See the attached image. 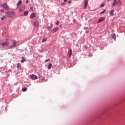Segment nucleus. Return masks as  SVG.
<instances>
[{"instance_id":"f257e3e1","label":"nucleus","mask_w":125,"mask_h":125,"mask_svg":"<svg viewBox=\"0 0 125 125\" xmlns=\"http://www.w3.org/2000/svg\"><path fill=\"white\" fill-rule=\"evenodd\" d=\"M117 0H114V1L112 4H111L112 7H114L116 6V5H118V6H121L122 4V1L121 0H118V1H117Z\"/></svg>"},{"instance_id":"f03ea898","label":"nucleus","mask_w":125,"mask_h":125,"mask_svg":"<svg viewBox=\"0 0 125 125\" xmlns=\"http://www.w3.org/2000/svg\"><path fill=\"white\" fill-rule=\"evenodd\" d=\"M5 14L7 16V17H10L11 18H12V17L15 16V12H6L5 13Z\"/></svg>"},{"instance_id":"7ed1b4c3","label":"nucleus","mask_w":125,"mask_h":125,"mask_svg":"<svg viewBox=\"0 0 125 125\" xmlns=\"http://www.w3.org/2000/svg\"><path fill=\"white\" fill-rule=\"evenodd\" d=\"M1 7H2V8H4V9H5V10H9V6H8V5H7V3H4L1 5Z\"/></svg>"},{"instance_id":"20e7f679","label":"nucleus","mask_w":125,"mask_h":125,"mask_svg":"<svg viewBox=\"0 0 125 125\" xmlns=\"http://www.w3.org/2000/svg\"><path fill=\"white\" fill-rule=\"evenodd\" d=\"M15 46H16V42L15 41H12V45H10L8 48V49H11L13 47H15Z\"/></svg>"},{"instance_id":"39448f33","label":"nucleus","mask_w":125,"mask_h":125,"mask_svg":"<svg viewBox=\"0 0 125 125\" xmlns=\"http://www.w3.org/2000/svg\"><path fill=\"white\" fill-rule=\"evenodd\" d=\"M0 45L2 46H8L9 45V42L5 41V42H1Z\"/></svg>"},{"instance_id":"423d86ee","label":"nucleus","mask_w":125,"mask_h":125,"mask_svg":"<svg viewBox=\"0 0 125 125\" xmlns=\"http://www.w3.org/2000/svg\"><path fill=\"white\" fill-rule=\"evenodd\" d=\"M32 80H37L38 79V76L35 74H32L31 76Z\"/></svg>"},{"instance_id":"0eeeda50","label":"nucleus","mask_w":125,"mask_h":125,"mask_svg":"<svg viewBox=\"0 0 125 125\" xmlns=\"http://www.w3.org/2000/svg\"><path fill=\"white\" fill-rule=\"evenodd\" d=\"M88 4V1L87 0H85V1H84V9H86V7H87Z\"/></svg>"},{"instance_id":"6e6552de","label":"nucleus","mask_w":125,"mask_h":125,"mask_svg":"<svg viewBox=\"0 0 125 125\" xmlns=\"http://www.w3.org/2000/svg\"><path fill=\"white\" fill-rule=\"evenodd\" d=\"M25 6H22L21 8L19 10V12L20 13L22 12V11H24L25 10Z\"/></svg>"},{"instance_id":"1a4fd4ad","label":"nucleus","mask_w":125,"mask_h":125,"mask_svg":"<svg viewBox=\"0 0 125 125\" xmlns=\"http://www.w3.org/2000/svg\"><path fill=\"white\" fill-rule=\"evenodd\" d=\"M68 55L69 57H71L72 56V49H70L69 51L68 52Z\"/></svg>"},{"instance_id":"9d476101","label":"nucleus","mask_w":125,"mask_h":125,"mask_svg":"<svg viewBox=\"0 0 125 125\" xmlns=\"http://www.w3.org/2000/svg\"><path fill=\"white\" fill-rule=\"evenodd\" d=\"M104 20H105V18L104 17L100 18L98 21V23H101V22H102V21H104Z\"/></svg>"},{"instance_id":"9b49d317","label":"nucleus","mask_w":125,"mask_h":125,"mask_svg":"<svg viewBox=\"0 0 125 125\" xmlns=\"http://www.w3.org/2000/svg\"><path fill=\"white\" fill-rule=\"evenodd\" d=\"M34 17H36V14L35 13H32L30 16V18L32 19V18H34Z\"/></svg>"},{"instance_id":"f8f14e48","label":"nucleus","mask_w":125,"mask_h":125,"mask_svg":"<svg viewBox=\"0 0 125 125\" xmlns=\"http://www.w3.org/2000/svg\"><path fill=\"white\" fill-rule=\"evenodd\" d=\"M37 27H39V21H34V26H35V27H37Z\"/></svg>"},{"instance_id":"ddd939ff","label":"nucleus","mask_w":125,"mask_h":125,"mask_svg":"<svg viewBox=\"0 0 125 125\" xmlns=\"http://www.w3.org/2000/svg\"><path fill=\"white\" fill-rule=\"evenodd\" d=\"M111 37L112 39H113V40H116V35L115 34H112L111 35Z\"/></svg>"},{"instance_id":"4468645a","label":"nucleus","mask_w":125,"mask_h":125,"mask_svg":"<svg viewBox=\"0 0 125 125\" xmlns=\"http://www.w3.org/2000/svg\"><path fill=\"white\" fill-rule=\"evenodd\" d=\"M59 30V28L58 27H56L53 30V33H55L56 32H57Z\"/></svg>"},{"instance_id":"2eb2a0df","label":"nucleus","mask_w":125,"mask_h":125,"mask_svg":"<svg viewBox=\"0 0 125 125\" xmlns=\"http://www.w3.org/2000/svg\"><path fill=\"white\" fill-rule=\"evenodd\" d=\"M115 11V10H111L110 13H109V14H110V16H113L114 15V12Z\"/></svg>"},{"instance_id":"dca6fc26","label":"nucleus","mask_w":125,"mask_h":125,"mask_svg":"<svg viewBox=\"0 0 125 125\" xmlns=\"http://www.w3.org/2000/svg\"><path fill=\"white\" fill-rule=\"evenodd\" d=\"M52 27H53V26H52V24H50V26L48 25V26L47 27V30H50V29H52Z\"/></svg>"},{"instance_id":"f3484780","label":"nucleus","mask_w":125,"mask_h":125,"mask_svg":"<svg viewBox=\"0 0 125 125\" xmlns=\"http://www.w3.org/2000/svg\"><path fill=\"white\" fill-rule=\"evenodd\" d=\"M22 4V1L21 0H20L17 3V6H19L21 4Z\"/></svg>"},{"instance_id":"a211bd4d","label":"nucleus","mask_w":125,"mask_h":125,"mask_svg":"<svg viewBox=\"0 0 125 125\" xmlns=\"http://www.w3.org/2000/svg\"><path fill=\"white\" fill-rule=\"evenodd\" d=\"M51 67H52V64L51 63L49 64L48 66V70H50V69H51Z\"/></svg>"},{"instance_id":"6ab92c4d","label":"nucleus","mask_w":125,"mask_h":125,"mask_svg":"<svg viewBox=\"0 0 125 125\" xmlns=\"http://www.w3.org/2000/svg\"><path fill=\"white\" fill-rule=\"evenodd\" d=\"M21 59H22L21 60V63H24V62H25V58H24L23 57H22Z\"/></svg>"},{"instance_id":"aec40b11","label":"nucleus","mask_w":125,"mask_h":125,"mask_svg":"<svg viewBox=\"0 0 125 125\" xmlns=\"http://www.w3.org/2000/svg\"><path fill=\"white\" fill-rule=\"evenodd\" d=\"M17 68L19 69V68H21V64L20 63H17Z\"/></svg>"},{"instance_id":"412c9836","label":"nucleus","mask_w":125,"mask_h":125,"mask_svg":"<svg viewBox=\"0 0 125 125\" xmlns=\"http://www.w3.org/2000/svg\"><path fill=\"white\" fill-rule=\"evenodd\" d=\"M5 19H6V17L4 16L2 17L1 20L3 21V20H5Z\"/></svg>"},{"instance_id":"4be33fe9","label":"nucleus","mask_w":125,"mask_h":125,"mask_svg":"<svg viewBox=\"0 0 125 125\" xmlns=\"http://www.w3.org/2000/svg\"><path fill=\"white\" fill-rule=\"evenodd\" d=\"M30 9L32 10V11H35V10H36V9H35L34 7H30Z\"/></svg>"},{"instance_id":"5701e85b","label":"nucleus","mask_w":125,"mask_h":125,"mask_svg":"<svg viewBox=\"0 0 125 125\" xmlns=\"http://www.w3.org/2000/svg\"><path fill=\"white\" fill-rule=\"evenodd\" d=\"M46 41H47V39H43L42 40V42H46Z\"/></svg>"},{"instance_id":"b1692460","label":"nucleus","mask_w":125,"mask_h":125,"mask_svg":"<svg viewBox=\"0 0 125 125\" xmlns=\"http://www.w3.org/2000/svg\"><path fill=\"white\" fill-rule=\"evenodd\" d=\"M28 13H29V12H28V11H25V12H24V15H25V16L28 15Z\"/></svg>"},{"instance_id":"393cba45","label":"nucleus","mask_w":125,"mask_h":125,"mask_svg":"<svg viewBox=\"0 0 125 125\" xmlns=\"http://www.w3.org/2000/svg\"><path fill=\"white\" fill-rule=\"evenodd\" d=\"M22 91H26L27 88H25V87L22 88Z\"/></svg>"},{"instance_id":"a878e982","label":"nucleus","mask_w":125,"mask_h":125,"mask_svg":"<svg viewBox=\"0 0 125 125\" xmlns=\"http://www.w3.org/2000/svg\"><path fill=\"white\" fill-rule=\"evenodd\" d=\"M105 6V4L104 3H102L101 5V7H104V6Z\"/></svg>"},{"instance_id":"bb28decb","label":"nucleus","mask_w":125,"mask_h":125,"mask_svg":"<svg viewBox=\"0 0 125 125\" xmlns=\"http://www.w3.org/2000/svg\"><path fill=\"white\" fill-rule=\"evenodd\" d=\"M106 11V10H104V11H103L102 12H101V13H100V14H103V13H104Z\"/></svg>"},{"instance_id":"cd10ccee","label":"nucleus","mask_w":125,"mask_h":125,"mask_svg":"<svg viewBox=\"0 0 125 125\" xmlns=\"http://www.w3.org/2000/svg\"><path fill=\"white\" fill-rule=\"evenodd\" d=\"M49 59H48V60H45V62H48V61H49Z\"/></svg>"},{"instance_id":"c85d7f7f","label":"nucleus","mask_w":125,"mask_h":125,"mask_svg":"<svg viewBox=\"0 0 125 125\" xmlns=\"http://www.w3.org/2000/svg\"><path fill=\"white\" fill-rule=\"evenodd\" d=\"M59 24V21H57L56 22V25H58Z\"/></svg>"},{"instance_id":"c756f323","label":"nucleus","mask_w":125,"mask_h":125,"mask_svg":"<svg viewBox=\"0 0 125 125\" xmlns=\"http://www.w3.org/2000/svg\"><path fill=\"white\" fill-rule=\"evenodd\" d=\"M29 2V0H27V1H26V3H28Z\"/></svg>"},{"instance_id":"7c9ffc66","label":"nucleus","mask_w":125,"mask_h":125,"mask_svg":"<svg viewBox=\"0 0 125 125\" xmlns=\"http://www.w3.org/2000/svg\"><path fill=\"white\" fill-rule=\"evenodd\" d=\"M0 11H1V12H4V11L3 10H2V9L0 10Z\"/></svg>"},{"instance_id":"2f4dec72","label":"nucleus","mask_w":125,"mask_h":125,"mask_svg":"<svg viewBox=\"0 0 125 125\" xmlns=\"http://www.w3.org/2000/svg\"><path fill=\"white\" fill-rule=\"evenodd\" d=\"M69 3H71V1H68Z\"/></svg>"},{"instance_id":"473e14b6","label":"nucleus","mask_w":125,"mask_h":125,"mask_svg":"<svg viewBox=\"0 0 125 125\" xmlns=\"http://www.w3.org/2000/svg\"><path fill=\"white\" fill-rule=\"evenodd\" d=\"M64 2H66V1H67V0H64Z\"/></svg>"},{"instance_id":"72a5a7b5","label":"nucleus","mask_w":125,"mask_h":125,"mask_svg":"<svg viewBox=\"0 0 125 125\" xmlns=\"http://www.w3.org/2000/svg\"><path fill=\"white\" fill-rule=\"evenodd\" d=\"M110 1V0H107V1Z\"/></svg>"},{"instance_id":"f704fd0d","label":"nucleus","mask_w":125,"mask_h":125,"mask_svg":"<svg viewBox=\"0 0 125 125\" xmlns=\"http://www.w3.org/2000/svg\"><path fill=\"white\" fill-rule=\"evenodd\" d=\"M62 4H64V3H62Z\"/></svg>"}]
</instances>
